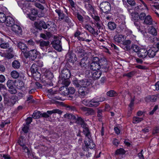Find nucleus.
Listing matches in <instances>:
<instances>
[{
  "instance_id": "1",
  "label": "nucleus",
  "mask_w": 159,
  "mask_h": 159,
  "mask_svg": "<svg viewBox=\"0 0 159 159\" xmlns=\"http://www.w3.org/2000/svg\"><path fill=\"white\" fill-rule=\"evenodd\" d=\"M72 83L78 90L79 96L82 98L88 94L89 93L88 87L92 84L90 81L86 79L78 80L75 78L72 80Z\"/></svg>"
},
{
  "instance_id": "2",
  "label": "nucleus",
  "mask_w": 159,
  "mask_h": 159,
  "mask_svg": "<svg viewBox=\"0 0 159 159\" xmlns=\"http://www.w3.org/2000/svg\"><path fill=\"white\" fill-rule=\"evenodd\" d=\"M85 145L83 146L82 149L84 151V154L87 157H90L91 155V153L89 152L85 154V152H87L89 150V148L90 149H93L95 148V145L93 142L91 136L85 137V140L84 141Z\"/></svg>"
},
{
  "instance_id": "3",
  "label": "nucleus",
  "mask_w": 159,
  "mask_h": 159,
  "mask_svg": "<svg viewBox=\"0 0 159 159\" xmlns=\"http://www.w3.org/2000/svg\"><path fill=\"white\" fill-rule=\"evenodd\" d=\"M103 62H105L102 60H100L98 57H94L92 62L89 66V67L91 70H93L96 71L99 70L101 68V64Z\"/></svg>"
},
{
  "instance_id": "4",
  "label": "nucleus",
  "mask_w": 159,
  "mask_h": 159,
  "mask_svg": "<svg viewBox=\"0 0 159 159\" xmlns=\"http://www.w3.org/2000/svg\"><path fill=\"white\" fill-rule=\"evenodd\" d=\"M99 7L102 12L105 13H107L111 9L110 4L107 2L101 3Z\"/></svg>"
},
{
  "instance_id": "5",
  "label": "nucleus",
  "mask_w": 159,
  "mask_h": 159,
  "mask_svg": "<svg viewBox=\"0 0 159 159\" xmlns=\"http://www.w3.org/2000/svg\"><path fill=\"white\" fill-rule=\"evenodd\" d=\"M53 48L57 51L60 52L62 49L61 44V41L59 38L55 39L51 43Z\"/></svg>"
},
{
  "instance_id": "6",
  "label": "nucleus",
  "mask_w": 159,
  "mask_h": 159,
  "mask_svg": "<svg viewBox=\"0 0 159 159\" xmlns=\"http://www.w3.org/2000/svg\"><path fill=\"white\" fill-rule=\"evenodd\" d=\"M62 111L58 109H54L52 111H48L47 112L41 113V117H43L47 118L49 117V115H51L53 113H58L61 114L62 113Z\"/></svg>"
},
{
  "instance_id": "7",
  "label": "nucleus",
  "mask_w": 159,
  "mask_h": 159,
  "mask_svg": "<svg viewBox=\"0 0 159 159\" xmlns=\"http://www.w3.org/2000/svg\"><path fill=\"white\" fill-rule=\"evenodd\" d=\"M11 30L16 34L20 35L22 34V29L18 25L14 24L11 27Z\"/></svg>"
},
{
  "instance_id": "8",
  "label": "nucleus",
  "mask_w": 159,
  "mask_h": 159,
  "mask_svg": "<svg viewBox=\"0 0 159 159\" xmlns=\"http://www.w3.org/2000/svg\"><path fill=\"white\" fill-rule=\"evenodd\" d=\"M37 52L35 49L30 50L27 52H26L25 54V56L26 57H29L33 60H34L37 56Z\"/></svg>"
},
{
  "instance_id": "9",
  "label": "nucleus",
  "mask_w": 159,
  "mask_h": 159,
  "mask_svg": "<svg viewBox=\"0 0 159 159\" xmlns=\"http://www.w3.org/2000/svg\"><path fill=\"white\" fill-rule=\"evenodd\" d=\"M66 58L69 62L72 63L76 61L77 60L76 55L72 52H68L66 55Z\"/></svg>"
},
{
  "instance_id": "10",
  "label": "nucleus",
  "mask_w": 159,
  "mask_h": 159,
  "mask_svg": "<svg viewBox=\"0 0 159 159\" xmlns=\"http://www.w3.org/2000/svg\"><path fill=\"white\" fill-rule=\"evenodd\" d=\"M34 25L36 28L40 30H42V28L46 29L49 26V24L46 25L44 21L42 20L35 22Z\"/></svg>"
},
{
  "instance_id": "11",
  "label": "nucleus",
  "mask_w": 159,
  "mask_h": 159,
  "mask_svg": "<svg viewBox=\"0 0 159 159\" xmlns=\"http://www.w3.org/2000/svg\"><path fill=\"white\" fill-rule=\"evenodd\" d=\"M80 125L81 127L84 129L83 132L85 137L91 136V133L88 128V125L84 121Z\"/></svg>"
},
{
  "instance_id": "12",
  "label": "nucleus",
  "mask_w": 159,
  "mask_h": 159,
  "mask_svg": "<svg viewBox=\"0 0 159 159\" xmlns=\"http://www.w3.org/2000/svg\"><path fill=\"white\" fill-rule=\"evenodd\" d=\"M151 41L154 43L152 46L158 51L159 50V38H158L155 37H152L150 38Z\"/></svg>"
},
{
  "instance_id": "13",
  "label": "nucleus",
  "mask_w": 159,
  "mask_h": 159,
  "mask_svg": "<svg viewBox=\"0 0 159 159\" xmlns=\"http://www.w3.org/2000/svg\"><path fill=\"white\" fill-rule=\"evenodd\" d=\"M158 51L154 48V47L152 46L147 51V53L148 57L150 58L154 57L156 55V53Z\"/></svg>"
},
{
  "instance_id": "14",
  "label": "nucleus",
  "mask_w": 159,
  "mask_h": 159,
  "mask_svg": "<svg viewBox=\"0 0 159 159\" xmlns=\"http://www.w3.org/2000/svg\"><path fill=\"white\" fill-rule=\"evenodd\" d=\"M61 76L63 79L69 78L70 76V71L68 69H64L61 71Z\"/></svg>"
},
{
  "instance_id": "15",
  "label": "nucleus",
  "mask_w": 159,
  "mask_h": 159,
  "mask_svg": "<svg viewBox=\"0 0 159 159\" xmlns=\"http://www.w3.org/2000/svg\"><path fill=\"white\" fill-rule=\"evenodd\" d=\"M137 54L139 57L144 58L147 56V50L144 48L140 49Z\"/></svg>"
},
{
  "instance_id": "16",
  "label": "nucleus",
  "mask_w": 159,
  "mask_h": 159,
  "mask_svg": "<svg viewBox=\"0 0 159 159\" xmlns=\"http://www.w3.org/2000/svg\"><path fill=\"white\" fill-rule=\"evenodd\" d=\"M115 41L118 43H120L125 40V37L122 34H119L114 36V38Z\"/></svg>"
},
{
  "instance_id": "17",
  "label": "nucleus",
  "mask_w": 159,
  "mask_h": 159,
  "mask_svg": "<svg viewBox=\"0 0 159 159\" xmlns=\"http://www.w3.org/2000/svg\"><path fill=\"white\" fill-rule=\"evenodd\" d=\"M50 42L49 41L40 40L39 42V46L43 50H45L44 48L47 49L49 46Z\"/></svg>"
},
{
  "instance_id": "18",
  "label": "nucleus",
  "mask_w": 159,
  "mask_h": 159,
  "mask_svg": "<svg viewBox=\"0 0 159 159\" xmlns=\"http://www.w3.org/2000/svg\"><path fill=\"white\" fill-rule=\"evenodd\" d=\"M5 22L7 26L11 27L15 24L13 19L10 16H7Z\"/></svg>"
},
{
  "instance_id": "19",
  "label": "nucleus",
  "mask_w": 159,
  "mask_h": 159,
  "mask_svg": "<svg viewBox=\"0 0 159 159\" xmlns=\"http://www.w3.org/2000/svg\"><path fill=\"white\" fill-rule=\"evenodd\" d=\"M84 28L93 35H97L98 34V30L97 31H95L94 29L92 28L90 25H86L84 26Z\"/></svg>"
},
{
  "instance_id": "20",
  "label": "nucleus",
  "mask_w": 159,
  "mask_h": 159,
  "mask_svg": "<svg viewBox=\"0 0 159 159\" xmlns=\"http://www.w3.org/2000/svg\"><path fill=\"white\" fill-rule=\"evenodd\" d=\"M18 4L24 12H25L24 10H25L26 8H27L29 5L28 2H25L23 1L18 2Z\"/></svg>"
},
{
  "instance_id": "21",
  "label": "nucleus",
  "mask_w": 159,
  "mask_h": 159,
  "mask_svg": "<svg viewBox=\"0 0 159 159\" xmlns=\"http://www.w3.org/2000/svg\"><path fill=\"white\" fill-rule=\"evenodd\" d=\"M18 47L21 50L22 52L25 54L27 51V47L26 45L21 42H19L18 43Z\"/></svg>"
},
{
  "instance_id": "22",
  "label": "nucleus",
  "mask_w": 159,
  "mask_h": 159,
  "mask_svg": "<svg viewBox=\"0 0 159 159\" xmlns=\"http://www.w3.org/2000/svg\"><path fill=\"white\" fill-rule=\"evenodd\" d=\"M87 57L85 56L81 59L79 63L80 65L83 68H86L87 67Z\"/></svg>"
},
{
  "instance_id": "23",
  "label": "nucleus",
  "mask_w": 159,
  "mask_h": 159,
  "mask_svg": "<svg viewBox=\"0 0 159 159\" xmlns=\"http://www.w3.org/2000/svg\"><path fill=\"white\" fill-rule=\"evenodd\" d=\"M44 75L47 79L51 80L53 78V74L49 70L46 69L44 72Z\"/></svg>"
},
{
  "instance_id": "24",
  "label": "nucleus",
  "mask_w": 159,
  "mask_h": 159,
  "mask_svg": "<svg viewBox=\"0 0 159 159\" xmlns=\"http://www.w3.org/2000/svg\"><path fill=\"white\" fill-rule=\"evenodd\" d=\"M76 52L78 56L80 57H83L86 54V53L85 52L84 50L80 47L77 48Z\"/></svg>"
},
{
  "instance_id": "25",
  "label": "nucleus",
  "mask_w": 159,
  "mask_h": 159,
  "mask_svg": "<svg viewBox=\"0 0 159 159\" xmlns=\"http://www.w3.org/2000/svg\"><path fill=\"white\" fill-rule=\"evenodd\" d=\"M55 12L57 14L58 18L60 20H63L65 17V15L63 11L59 9H56Z\"/></svg>"
},
{
  "instance_id": "26",
  "label": "nucleus",
  "mask_w": 159,
  "mask_h": 159,
  "mask_svg": "<svg viewBox=\"0 0 159 159\" xmlns=\"http://www.w3.org/2000/svg\"><path fill=\"white\" fill-rule=\"evenodd\" d=\"M144 23L146 25H151L153 24V20L150 15L146 16L144 19Z\"/></svg>"
},
{
  "instance_id": "27",
  "label": "nucleus",
  "mask_w": 159,
  "mask_h": 159,
  "mask_svg": "<svg viewBox=\"0 0 159 159\" xmlns=\"http://www.w3.org/2000/svg\"><path fill=\"white\" fill-rule=\"evenodd\" d=\"M80 109L82 111L86 112V114L87 115H90L93 112V110L91 109L86 107H80Z\"/></svg>"
},
{
  "instance_id": "28",
  "label": "nucleus",
  "mask_w": 159,
  "mask_h": 159,
  "mask_svg": "<svg viewBox=\"0 0 159 159\" xmlns=\"http://www.w3.org/2000/svg\"><path fill=\"white\" fill-rule=\"evenodd\" d=\"M131 43L130 40H127L123 42V45L125 46L124 49L126 50H129L130 49V48L129 45Z\"/></svg>"
},
{
  "instance_id": "29",
  "label": "nucleus",
  "mask_w": 159,
  "mask_h": 159,
  "mask_svg": "<svg viewBox=\"0 0 159 159\" xmlns=\"http://www.w3.org/2000/svg\"><path fill=\"white\" fill-rule=\"evenodd\" d=\"M102 75V72L100 71L93 72L92 79L96 80L100 78Z\"/></svg>"
},
{
  "instance_id": "30",
  "label": "nucleus",
  "mask_w": 159,
  "mask_h": 159,
  "mask_svg": "<svg viewBox=\"0 0 159 159\" xmlns=\"http://www.w3.org/2000/svg\"><path fill=\"white\" fill-rule=\"evenodd\" d=\"M99 102L98 101H96L94 99H92L90 100L89 107H96L99 105Z\"/></svg>"
},
{
  "instance_id": "31",
  "label": "nucleus",
  "mask_w": 159,
  "mask_h": 159,
  "mask_svg": "<svg viewBox=\"0 0 159 159\" xmlns=\"http://www.w3.org/2000/svg\"><path fill=\"white\" fill-rule=\"evenodd\" d=\"M26 142V140L25 137L22 136H21L19 138L17 143L21 146L25 144Z\"/></svg>"
},
{
  "instance_id": "32",
  "label": "nucleus",
  "mask_w": 159,
  "mask_h": 159,
  "mask_svg": "<svg viewBox=\"0 0 159 159\" xmlns=\"http://www.w3.org/2000/svg\"><path fill=\"white\" fill-rule=\"evenodd\" d=\"M39 67L35 64H33L30 68L31 72L32 74L38 71Z\"/></svg>"
},
{
  "instance_id": "33",
  "label": "nucleus",
  "mask_w": 159,
  "mask_h": 159,
  "mask_svg": "<svg viewBox=\"0 0 159 159\" xmlns=\"http://www.w3.org/2000/svg\"><path fill=\"white\" fill-rule=\"evenodd\" d=\"M108 28L111 30H114L116 28V24L112 22H109L107 24Z\"/></svg>"
},
{
  "instance_id": "34",
  "label": "nucleus",
  "mask_w": 159,
  "mask_h": 159,
  "mask_svg": "<svg viewBox=\"0 0 159 159\" xmlns=\"http://www.w3.org/2000/svg\"><path fill=\"white\" fill-rule=\"evenodd\" d=\"M149 33L153 36H156L157 34L156 29L152 26H150L149 29Z\"/></svg>"
},
{
  "instance_id": "35",
  "label": "nucleus",
  "mask_w": 159,
  "mask_h": 159,
  "mask_svg": "<svg viewBox=\"0 0 159 159\" xmlns=\"http://www.w3.org/2000/svg\"><path fill=\"white\" fill-rule=\"evenodd\" d=\"M12 67L15 69H18L20 66V62L17 60H15L12 63Z\"/></svg>"
},
{
  "instance_id": "36",
  "label": "nucleus",
  "mask_w": 159,
  "mask_h": 159,
  "mask_svg": "<svg viewBox=\"0 0 159 159\" xmlns=\"http://www.w3.org/2000/svg\"><path fill=\"white\" fill-rule=\"evenodd\" d=\"M32 117L35 119L39 118L41 117V112L38 111L34 112L33 114Z\"/></svg>"
},
{
  "instance_id": "37",
  "label": "nucleus",
  "mask_w": 159,
  "mask_h": 159,
  "mask_svg": "<svg viewBox=\"0 0 159 159\" xmlns=\"http://www.w3.org/2000/svg\"><path fill=\"white\" fill-rule=\"evenodd\" d=\"M143 120V118L135 116L133 118V122L135 124L138 123Z\"/></svg>"
},
{
  "instance_id": "38",
  "label": "nucleus",
  "mask_w": 159,
  "mask_h": 159,
  "mask_svg": "<svg viewBox=\"0 0 159 159\" xmlns=\"http://www.w3.org/2000/svg\"><path fill=\"white\" fill-rule=\"evenodd\" d=\"M106 94L109 97H113L116 96L117 93L114 90H111L107 92Z\"/></svg>"
},
{
  "instance_id": "39",
  "label": "nucleus",
  "mask_w": 159,
  "mask_h": 159,
  "mask_svg": "<svg viewBox=\"0 0 159 159\" xmlns=\"http://www.w3.org/2000/svg\"><path fill=\"white\" fill-rule=\"evenodd\" d=\"M7 17L5 14L2 12H0V22L1 23L5 22Z\"/></svg>"
},
{
  "instance_id": "40",
  "label": "nucleus",
  "mask_w": 159,
  "mask_h": 159,
  "mask_svg": "<svg viewBox=\"0 0 159 159\" xmlns=\"http://www.w3.org/2000/svg\"><path fill=\"white\" fill-rule=\"evenodd\" d=\"M151 88L154 91L159 90V81L156 83L154 85H152L151 86Z\"/></svg>"
},
{
  "instance_id": "41",
  "label": "nucleus",
  "mask_w": 159,
  "mask_h": 159,
  "mask_svg": "<svg viewBox=\"0 0 159 159\" xmlns=\"http://www.w3.org/2000/svg\"><path fill=\"white\" fill-rule=\"evenodd\" d=\"M32 75L34 78L36 80H39L41 77V74L39 71L34 73Z\"/></svg>"
},
{
  "instance_id": "42",
  "label": "nucleus",
  "mask_w": 159,
  "mask_h": 159,
  "mask_svg": "<svg viewBox=\"0 0 159 159\" xmlns=\"http://www.w3.org/2000/svg\"><path fill=\"white\" fill-rule=\"evenodd\" d=\"M11 74L12 77L14 79H17L18 78L19 76V73L15 70L12 71L11 72Z\"/></svg>"
},
{
  "instance_id": "43",
  "label": "nucleus",
  "mask_w": 159,
  "mask_h": 159,
  "mask_svg": "<svg viewBox=\"0 0 159 159\" xmlns=\"http://www.w3.org/2000/svg\"><path fill=\"white\" fill-rule=\"evenodd\" d=\"M101 68L102 69V71H104L105 72H107L108 71V70L109 67L108 66H107V64L105 63L104 65H103L102 63L101 64Z\"/></svg>"
},
{
  "instance_id": "44",
  "label": "nucleus",
  "mask_w": 159,
  "mask_h": 159,
  "mask_svg": "<svg viewBox=\"0 0 159 159\" xmlns=\"http://www.w3.org/2000/svg\"><path fill=\"white\" fill-rule=\"evenodd\" d=\"M65 118L68 119L74 120L76 118V116L71 114H66L64 115Z\"/></svg>"
},
{
  "instance_id": "45",
  "label": "nucleus",
  "mask_w": 159,
  "mask_h": 159,
  "mask_svg": "<svg viewBox=\"0 0 159 159\" xmlns=\"http://www.w3.org/2000/svg\"><path fill=\"white\" fill-rule=\"evenodd\" d=\"M75 16L79 20L81 23H82L84 22V18L83 16L81 15L79 13L77 12L75 15Z\"/></svg>"
},
{
  "instance_id": "46",
  "label": "nucleus",
  "mask_w": 159,
  "mask_h": 159,
  "mask_svg": "<svg viewBox=\"0 0 159 159\" xmlns=\"http://www.w3.org/2000/svg\"><path fill=\"white\" fill-rule=\"evenodd\" d=\"M89 2H84L85 7L88 10H92L93 9V7L92 5L89 4Z\"/></svg>"
},
{
  "instance_id": "47",
  "label": "nucleus",
  "mask_w": 159,
  "mask_h": 159,
  "mask_svg": "<svg viewBox=\"0 0 159 159\" xmlns=\"http://www.w3.org/2000/svg\"><path fill=\"white\" fill-rule=\"evenodd\" d=\"M27 98L26 101L28 103H33L34 102L33 96L31 95H29L27 97Z\"/></svg>"
},
{
  "instance_id": "48",
  "label": "nucleus",
  "mask_w": 159,
  "mask_h": 159,
  "mask_svg": "<svg viewBox=\"0 0 159 159\" xmlns=\"http://www.w3.org/2000/svg\"><path fill=\"white\" fill-rule=\"evenodd\" d=\"M22 147L23 150L24 152L27 153L28 156L30 155V152L28 148L26 146L25 144L24 145L21 146Z\"/></svg>"
},
{
  "instance_id": "49",
  "label": "nucleus",
  "mask_w": 159,
  "mask_h": 159,
  "mask_svg": "<svg viewBox=\"0 0 159 159\" xmlns=\"http://www.w3.org/2000/svg\"><path fill=\"white\" fill-rule=\"evenodd\" d=\"M139 31L141 32L143 34L145 35V34H146V31L145 28L144 27L142 26H140L137 28Z\"/></svg>"
},
{
  "instance_id": "50",
  "label": "nucleus",
  "mask_w": 159,
  "mask_h": 159,
  "mask_svg": "<svg viewBox=\"0 0 159 159\" xmlns=\"http://www.w3.org/2000/svg\"><path fill=\"white\" fill-rule=\"evenodd\" d=\"M8 91L11 94H15L17 92V90L14 87L8 88Z\"/></svg>"
},
{
  "instance_id": "51",
  "label": "nucleus",
  "mask_w": 159,
  "mask_h": 159,
  "mask_svg": "<svg viewBox=\"0 0 159 159\" xmlns=\"http://www.w3.org/2000/svg\"><path fill=\"white\" fill-rule=\"evenodd\" d=\"M115 153L116 155L123 154L125 153V151L123 149L120 148L117 150Z\"/></svg>"
},
{
  "instance_id": "52",
  "label": "nucleus",
  "mask_w": 159,
  "mask_h": 159,
  "mask_svg": "<svg viewBox=\"0 0 159 159\" xmlns=\"http://www.w3.org/2000/svg\"><path fill=\"white\" fill-rule=\"evenodd\" d=\"M62 83L66 86H68L70 84V82L69 81V78L63 79L62 80Z\"/></svg>"
},
{
  "instance_id": "53",
  "label": "nucleus",
  "mask_w": 159,
  "mask_h": 159,
  "mask_svg": "<svg viewBox=\"0 0 159 159\" xmlns=\"http://www.w3.org/2000/svg\"><path fill=\"white\" fill-rule=\"evenodd\" d=\"M7 85L8 88L14 86V82L12 80H9L7 83Z\"/></svg>"
},
{
  "instance_id": "54",
  "label": "nucleus",
  "mask_w": 159,
  "mask_h": 159,
  "mask_svg": "<svg viewBox=\"0 0 159 159\" xmlns=\"http://www.w3.org/2000/svg\"><path fill=\"white\" fill-rule=\"evenodd\" d=\"M131 49L132 50L134 51V52L137 53L138 52V51H139L140 49L138 46L136 45L133 44L132 45L131 47Z\"/></svg>"
},
{
  "instance_id": "55",
  "label": "nucleus",
  "mask_w": 159,
  "mask_h": 159,
  "mask_svg": "<svg viewBox=\"0 0 159 159\" xmlns=\"http://www.w3.org/2000/svg\"><path fill=\"white\" fill-rule=\"evenodd\" d=\"M75 120H76L75 122L77 124H80L84 121V120L81 117L78 116H77V117H76V118H75Z\"/></svg>"
},
{
  "instance_id": "56",
  "label": "nucleus",
  "mask_w": 159,
  "mask_h": 159,
  "mask_svg": "<svg viewBox=\"0 0 159 159\" xmlns=\"http://www.w3.org/2000/svg\"><path fill=\"white\" fill-rule=\"evenodd\" d=\"M2 57L10 59L13 58V56L11 53H8L7 54H2Z\"/></svg>"
},
{
  "instance_id": "57",
  "label": "nucleus",
  "mask_w": 159,
  "mask_h": 159,
  "mask_svg": "<svg viewBox=\"0 0 159 159\" xmlns=\"http://www.w3.org/2000/svg\"><path fill=\"white\" fill-rule=\"evenodd\" d=\"M148 98H149L150 101L152 102H155L157 99L156 95L152 96H148Z\"/></svg>"
},
{
  "instance_id": "58",
  "label": "nucleus",
  "mask_w": 159,
  "mask_h": 159,
  "mask_svg": "<svg viewBox=\"0 0 159 159\" xmlns=\"http://www.w3.org/2000/svg\"><path fill=\"white\" fill-rule=\"evenodd\" d=\"M10 123V121L9 120H7L5 121H3L1 122V124H0V126L1 128H3L4 127L5 125Z\"/></svg>"
},
{
  "instance_id": "59",
  "label": "nucleus",
  "mask_w": 159,
  "mask_h": 159,
  "mask_svg": "<svg viewBox=\"0 0 159 159\" xmlns=\"http://www.w3.org/2000/svg\"><path fill=\"white\" fill-rule=\"evenodd\" d=\"M48 97L50 99L53 100H55V99H59V98L56 96L55 95L52 94H49L48 93Z\"/></svg>"
},
{
  "instance_id": "60",
  "label": "nucleus",
  "mask_w": 159,
  "mask_h": 159,
  "mask_svg": "<svg viewBox=\"0 0 159 159\" xmlns=\"http://www.w3.org/2000/svg\"><path fill=\"white\" fill-rule=\"evenodd\" d=\"M85 74L87 77L92 78L93 72L90 71L89 70H87L85 71Z\"/></svg>"
},
{
  "instance_id": "61",
  "label": "nucleus",
  "mask_w": 159,
  "mask_h": 159,
  "mask_svg": "<svg viewBox=\"0 0 159 159\" xmlns=\"http://www.w3.org/2000/svg\"><path fill=\"white\" fill-rule=\"evenodd\" d=\"M24 127L22 128V131L24 132V133L26 134L28 132L29 130V126L25 125H23Z\"/></svg>"
},
{
  "instance_id": "62",
  "label": "nucleus",
  "mask_w": 159,
  "mask_h": 159,
  "mask_svg": "<svg viewBox=\"0 0 159 159\" xmlns=\"http://www.w3.org/2000/svg\"><path fill=\"white\" fill-rule=\"evenodd\" d=\"M127 2L130 6H134L136 5L135 0H126Z\"/></svg>"
},
{
  "instance_id": "63",
  "label": "nucleus",
  "mask_w": 159,
  "mask_h": 159,
  "mask_svg": "<svg viewBox=\"0 0 159 159\" xmlns=\"http://www.w3.org/2000/svg\"><path fill=\"white\" fill-rule=\"evenodd\" d=\"M92 17L95 20V22H100V18L98 16H96L95 14L92 15Z\"/></svg>"
},
{
  "instance_id": "64",
  "label": "nucleus",
  "mask_w": 159,
  "mask_h": 159,
  "mask_svg": "<svg viewBox=\"0 0 159 159\" xmlns=\"http://www.w3.org/2000/svg\"><path fill=\"white\" fill-rule=\"evenodd\" d=\"M159 133V127H156L154 128L152 131V134H155Z\"/></svg>"
}]
</instances>
